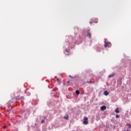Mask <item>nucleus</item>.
<instances>
[{
  "label": "nucleus",
  "instance_id": "15",
  "mask_svg": "<svg viewBox=\"0 0 131 131\" xmlns=\"http://www.w3.org/2000/svg\"><path fill=\"white\" fill-rule=\"evenodd\" d=\"M65 52H66V53H68H68H69V50L66 49Z\"/></svg>",
  "mask_w": 131,
  "mask_h": 131
},
{
  "label": "nucleus",
  "instance_id": "18",
  "mask_svg": "<svg viewBox=\"0 0 131 131\" xmlns=\"http://www.w3.org/2000/svg\"><path fill=\"white\" fill-rule=\"evenodd\" d=\"M3 128H7V126H4V127H3Z\"/></svg>",
  "mask_w": 131,
  "mask_h": 131
},
{
  "label": "nucleus",
  "instance_id": "22",
  "mask_svg": "<svg viewBox=\"0 0 131 131\" xmlns=\"http://www.w3.org/2000/svg\"><path fill=\"white\" fill-rule=\"evenodd\" d=\"M70 77H71V78H72V77L71 75H70Z\"/></svg>",
  "mask_w": 131,
  "mask_h": 131
},
{
  "label": "nucleus",
  "instance_id": "17",
  "mask_svg": "<svg viewBox=\"0 0 131 131\" xmlns=\"http://www.w3.org/2000/svg\"><path fill=\"white\" fill-rule=\"evenodd\" d=\"M57 80H58V82H61V81L60 80V79H58Z\"/></svg>",
  "mask_w": 131,
  "mask_h": 131
},
{
  "label": "nucleus",
  "instance_id": "12",
  "mask_svg": "<svg viewBox=\"0 0 131 131\" xmlns=\"http://www.w3.org/2000/svg\"><path fill=\"white\" fill-rule=\"evenodd\" d=\"M70 82L69 81H67V82H66V85H70Z\"/></svg>",
  "mask_w": 131,
  "mask_h": 131
},
{
  "label": "nucleus",
  "instance_id": "13",
  "mask_svg": "<svg viewBox=\"0 0 131 131\" xmlns=\"http://www.w3.org/2000/svg\"><path fill=\"white\" fill-rule=\"evenodd\" d=\"M76 93L77 94V95H79V94H80L79 91L76 90Z\"/></svg>",
  "mask_w": 131,
  "mask_h": 131
},
{
  "label": "nucleus",
  "instance_id": "21",
  "mask_svg": "<svg viewBox=\"0 0 131 131\" xmlns=\"http://www.w3.org/2000/svg\"><path fill=\"white\" fill-rule=\"evenodd\" d=\"M90 24H92V22L90 21Z\"/></svg>",
  "mask_w": 131,
  "mask_h": 131
},
{
  "label": "nucleus",
  "instance_id": "16",
  "mask_svg": "<svg viewBox=\"0 0 131 131\" xmlns=\"http://www.w3.org/2000/svg\"><path fill=\"white\" fill-rule=\"evenodd\" d=\"M43 122H45V120H42L41 121V123H43Z\"/></svg>",
  "mask_w": 131,
  "mask_h": 131
},
{
  "label": "nucleus",
  "instance_id": "11",
  "mask_svg": "<svg viewBox=\"0 0 131 131\" xmlns=\"http://www.w3.org/2000/svg\"><path fill=\"white\" fill-rule=\"evenodd\" d=\"M88 120V117H84L83 118V121H87Z\"/></svg>",
  "mask_w": 131,
  "mask_h": 131
},
{
  "label": "nucleus",
  "instance_id": "14",
  "mask_svg": "<svg viewBox=\"0 0 131 131\" xmlns=\"http://www.w3.org/2000/svg\"><path fill=\"white\" fill-rule=\"evenodd\" d=\"M116 118H119V115H116Z\"/></svg>",
  "mask_w": 131,
  "mask_h": 131
},
{
  "label": "nucleus",
  "instance_id": "4",
  "mask_svg": "<svg viewBox=\"0 0 131 131\" xmlns=\"http://www.w3.org/2000/svg\"><path fill=\"white\" fill-rule=\"evenodd\" d=\"M16 100L18 101V100H24V97H21L20 98H19L18 97L16 98Z\"/></svg>",
  "mask_w": 131,
  "mask_h": 131
},
{
  "label": "nucleus",
  "instance_id": "5",
  "mask_svg": "<svg viewBox=\"0 0 131 131\" xmlns=\"http://www.w3.org/2000/svg\"><path fill=\"white\" fill-rule=\"evenodd\" d=\"M104 95L105 96H108L109 95V93H108L107 91H105L104 92Z\"/></svg>",
  "mask_w": 131,
  "mask_h": 131
},
{
  "label": "nucleus",
  "instance_id": "10",
  "mask_svg": "<svg viewBox=\"0 0 131 131\" xmlns=\"http://www.w3.org/2000/svg\"><path fill=\"white\" fill-rule=\"evenodd\" d=\"M114 75H115V74H112V75H110L108 76L109 78H111V77H113V76H114Z\"/></svg>",
  "mask_w": 131,
  "mask_h": 131
},
{
  "label": "nucleus",
  "instance_id": "1",
  "mask_svg": "<svg viewBox=\"0 0 131 131\" xmlns=\"http://www.w3.org/2000/svg\"><path fill=\"white\" fill-rule=\"evenodd\" d=\"M104 42H105V45H104L105 48H111L112 46L111 42H106V41H105Z\"/></svg>",
  "mask_w": 131,
  "mask_h": 131
},
{
  "label": "nucleus",
  "instance_id": "8",
  "mask_svg": "<svg viewBox=\"0 0 131 131\" xmlns=\"http://www.w3.org/2000/svg\"><path fill=\"white\" fill-rule=\"evenodd\" d=\"M118 107L116 108V110L115 111V112H116V113H119V111L118 110Z\"/></svg>",
  "mask_w": 131,
  "mask_h": 131
},
{
  "label": "nucleus",
  "instance_id": "2",
  "mask_svg": "<svg viewBox=\"0 0 131 131\" xmlns=\"http://www.w3.org/2000/svg\"><path fill=\"white\" fill-rule=\"evenodd\" d=\"M87 36H88V37H89V38H91V37H92V35L91 34V33H90V30H89L88 31H87Z\"/></svg>",
  "mask_w": 131,
  "mask_h": 131
},
{
  "label": "nucleus",
  "instance_id": "6",
  "mask_svg": "<svg viewBox=\"0 0 131 131\" xmlns=\"http://www.w3.org/2000/svg\"><path fill=\"white\" fill-rule=\"evenodd\" d=\"M83 124L86 125L89 124V121H83Z\"/></svg>",
  "mask_w": 131,
  "mask_h": 131
},
{
  "label": "nucleus",
  "instance_id": "19",
  "mask_svg": "<svg viewBox=\"0 0 131 131\" xmlns=\"http://www.w3.org/2000/svg\"><path fill=\"white\" fill-rule=\"evenodd\" d=\"M27 96H30V93H29L28 94H27Z\"/></svg>",
  "mask_w": 131,
  "mask_h": 131
},
{
  "label": "nucleus",
  "instance_id": "3",
  "mask_svg": "<svg viewBox=\"0 0 131 131\" xmlns=\"http://www.w3.org/2000/svg\"><path fill=\"white\" fill-rule=\"evenodd\" d=\"M106 106L103 105L100 107V110H102V111H104V110H106Z\"/></svg>",
  "mask_w": 131,
  "mask_h": 131
},
{
  "label": "nucleus",
  "instance_id": "20",
  "mask_svg": "<svg viewBox=\"0 0 131 131\" xmlns=\"http://www.w3.org/2000/svg\"><path fill=\"white\" fill-rule=\"evenodd\" d=\"M95 23H98V21H95Z\"/></svg>",
  "mask_w": 131,
  "mask_h": 131
},
{
  "label": "nucleus",
  "instance_id": "7",
  "mask_svg": "<svg viewBox=\"0 0 131 131\" xmlns=\"http://www.w3.org/2000/svg\"><path fill=\"white\" fill-rule=\"evenodd\" d=\"M126 125H127V126H128V128H131V124H130V123H127Z\"/></svg>",
  "mask_w": 131,
  "mask_h": 131
},
{
  "label": "nucleus",
  "instance_id": "9",
  "mask_svg": "<svg viewBox=\"0 0 131 131\" xmlns=\"http://www.w3.org/2000/svg\"><path fill=\"white\" fill-rule=\"evenodd\" d=\"M64 119H66L67 120H68V115H66L64 117Z\"/></svg>",
  "mask_w": 131,
  "mask_h": 131
}]
</instances>
